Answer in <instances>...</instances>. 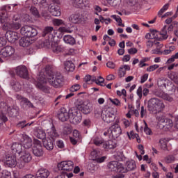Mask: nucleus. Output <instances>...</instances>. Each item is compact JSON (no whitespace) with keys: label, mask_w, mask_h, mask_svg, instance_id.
I'll use <instances>...</instances> for the list:
<instances>
[{"label":"nucleus","mask_w":178,"mask_h":178,"mask_svg":"<svg viewBox=\"0 0 178 178\" xmlns=\"http://www.w3.org/2000/svg\"><path fill=\"white\" fill-rule=\"evenodd\" d=\"M47 76L45 75H39L38 78L37 86L39 88H42V84H46L49 83L53 87H60L62 83L63 82V76L59 72H55L52 70H48L46 69Z\"/></svg>","instance_id":"obj_1"},{"label":"nucleus","mask_w":178,"mask_h":178,"mask_svg":"<svg viewBox=\"0 0 178 178\" xmlns=\"http://www.w3.org/2000/svg\"><path fill=\"white\" fill-rule=\"evenodd\" d=\"M108 168L111 172H115L118 175L115 178H124V175L127 173V169L124 165L118 161H111L108 164Z\"/></svg>","instance_id":"obj_2"},{"label":"nucleus","mask_w":178,"mask_h":178,"mask_svg":"<svg viewBox=\"0 0 178 178\" xmlns=\"http://www.w3.org/2000/svg\"><path fill=\"white\" fill-rule=\"evenodd\" d=\"M147 109L152 113H159L165 109V104L158 98H152L148 101Z\"/></svg>","instance_id":"obj_3"},{"label":"nucleus","mask_w":178,"mask_h":178,"mask_svg":"<svg viewBox=\"0 0 178 178\" xmlns=\"http://www.w3.org/2000/svg\"><path fill=\"white\" fill-rule=\"evenodd\" d=\"M104 136L109 137L112 140H116L122 136V127L118 124H114L104 132Z\"/></svg>","instance_id":"obj_4"},{"label":"nucleus","mask_w":178,"mask_h":178,"mask_svg":"<svg viewBox=\"0 0 178 178\" xmlns=\"http://www.w3.org/2000/svg\"><path fill=\"white\" fill-rule=\"evenodd\" d=\"M102 119L106 123H112L116 119V115H115V110L112 107H108L104 108L102 113Z\"/></svg>","instance_id":"obj_5"},{"label":"nucleus","mask_w":178,"mask_h":178,"mask_svg":"<svg viewBox=\"0 0 178 178\" xmlns=\"http://www.w3.org/2000/svg\"><path fill=\"white\" fill-rule=\"evenodd\" d=\"M158 126L159 129H163V130H170L173 127V121L170 118H167L165 115H161L157 118Z\"/></svg>","instance_id":"obj_6"},{"label":"nucleus","mask_w":178,"mask_h":178,"mask_svg":"<svg viewBox=\"0 0 178 178\" xmlns=\"http://www.w3.org/2000/svg\"><path fill=\"white\" fill-rule=\"evenodd\" d=\"M19 155V159L17 161V167L19 168V169H22V168H24L25 163L31 162L33 157L31 156V154L27 150H24Z\"/></svg>","instance_id":"obj_7"},{"label":"nucleus","mask_w":178,"mask_h":178,"mask_svg":"<svg viewBox=\"0 0 178 178\" xmlns=\"http://www.w3.org/2000/svg\"><path fill=\"white\" fill-rule=\"evenodd\" d=\"M81 113L79 112L77 108H72L70 109V122L73 124H79L81 122Z\"/></svg>","instance_id":"obj_8"},{"label":"nucleus","mask_w":178,"mask_h":178,"mask_svg":"<svg viewBox=\"0 0 178 178\" xmlns=\"http://www.w3.org/2000/svg\"><path fill=\"white\" fill-rule=\"evenodd\" d=\"M58 34V31L54 30L52 26H47L43 31L44 37H48V39L45 40L44 44L47 42H53L55 41V35Z\"/></svg>","instance_id":"obj_9"},{"label":"nucleus","mask_w":178,"mask_h":178,"mask_svg":"<svg viewBox=\"0 0 178 178\" xmlns=\"http://www.w3.org/2000/svg\"><path fill=\"white\" fill-rule=\"evenodd\" d=\"M18 140L22 143L25 149H30L33 147V140L26 134H19Z\"/></svg>","instance_id":"obj_10"},{"label":"nucleus","mask_w":178,"mask_h":178,"mask_svg":"<svg viewBox=\"0 0 178 178\" xmlns=\"http://www.w3.org/2000/svg\"><path fill=\"white\" fill-rule=\"evenodd\" d=\"M0 109L1 112H3V113H8L10 116H13V115H16V113H17V109L9 106V105H8L5 102H0Z\"/></svg>","instance_id":"obj_11"},{"label":"nucleus","mask_w":178,"mask_h":178,"mask_svg":"<svg viewBox=\"0 0 178 178\" xmlns=\"http://www.w3.org/2000/svg\"><path fill=\"white\" fill-rule=\"evenodd\" d=\"M33 154L35 156H42L44 155L42 145L41 144V141L38 139H33Z\"/></svg>","instance_id":"obj_12"},{"label":"nucleus","mask_w":178,"mask_h":178,"mask_svg":"<svg viewBox=\"0 0 178 178\" xmlns=\"http://www.w3.org/2000/svg\"><path fill=\"white\" fill-rule=\"evenodd\" d=\"M74 166V163L72 161H62L58 164L59 170H66L67 172L73 170Z\"/></svg>","instance_id":"obj_13"},{"label":"nucleus","mask_w":178,"mask_h":178,"mask_svg":"<svg viewBox=\"0 0 178 178\" xmlns=\"http://www.w3.org/2000/svg\"><path fill=\"white\" fill-rule=\"evenodd\" d=\"M79 109L84 115H88L92 111V104L88 101H85L79 106Z\"/></svg>","instance_id":"obj_14"},{"label":"nucleus","mask_w":178,"mask_h":178,"mask_svg":"<svg viewBox=\"0 0 178 178\" xmlns=\"http://www.w3.org/2000/svg\"><path fill=\"white\" fill-rule=\"evenodd\" d=\"M44 45L47 47V48H49V46L51 45V49L54 54H60V52H63V47L62 46L58 44L56 42H47V43H44Z\"/></svg>","instance_id":"obj_15"},{"label":"nucleus","mask_w":178,"mask_h":178,"mask_svg":"<svg viewBox=\"0 0 178 178\" xmlns=\"http://www.w3.org/2000/svg\"><path fill=\"white\" fill-rule=\"evenodd\" d=\"M13 54H15V49L11 46H6L0 51L1 58H10Z\"/></svg>","instance_id":"obj_16"},{"label":"nucleus","mask_w":178,"mask_h":178,"mask_svg":"<svg viewBox=\"0 0 178 178\" xmlns=\"http://www.w3.org/2000/svg\"><path fill=\"white\" fill-rule=\"evenodd\" d=\"M22 24L19 21H10L8 23L3 24L4 30H19Z\"/></svg>","instance_id":"obj_17"},{"label":"nucleus","mask_w":178,"mask_h":178,"mask_svg":"<svg viewBox=\"0 0 178 178\" xmlns=\"http://www.w3.org/2000/svg\"><path fill=\"white\" fill-rule=\"evenodd\" d=\"M72 3L74 8H79V9H84V8L90 6L88 0H72Z\"/></svg>","instance_id":"obj_18"},{"label":"nucleus","mask_w":178,"mask_h":178,"mask_svg":"<svg viewBox=\"0 0 178 178\" xmlns=\"http://www.w3.org/2000/svg\"><path fill=\"white\" fill-rule=\"evenodd\" d=\"M70 118V110L67 111L64 107L61 108L58 112V119L61 122H66Z\"/></svg>","instance_id":"obj_19"},{"label":"nucleus","mask_w":178,"mask_h":178,"mask_svg":"<svg viewBox=\"0 0 178 178\" xmlns=\"http://www.w3.org/2000/svg\"><path fill=\"white\" fill-rule=\"evenodd\" d=\"M6 165L9 168H15L17 166V161L16 160V156L8 154L6 156Z\"/></svg>","instance_id":"obj_20"},{"label":"nucleus","mask_w":178,"mask_h":178,"mask_svg":"<svg viewBox=\"0 0 178 178\" xmlns=\"http://www.w3.org/2000/svg\"><path fill=\"white\" fill-rule=\"evenodd\" d=\"M15 72L19 77L22 79H27L29 76V72L27 71V67L24 65L18 66L15 69Z\"/></svg>","instance_id":"obj_21"},{"label":"nucleus","mask_w":178,"mask_h":178,"mask_svg":"<svg viewBox=\"0 0 178 178\" xmlns=\"http://www.w3.org/2000/svg\"><path fill=\"white\" fill-rule=\"evenodd\" d=\"M6 38L9 42H16L19 40V33L15 31H8L5 34Z\"/></svg>","instance_id":"obj_22"},{"label":"nucleus","mask_w":178,"mask_h":178,"mask_svg":"<svg viewBox=\"0 0 178 178\" xmlns=\"http://www.w3.org/2000/svg\"><path fill=\"white\" fill-rule=\"evenodd\" d=\"M159 87H164L168 91H171L173 89V85L172 82L168 79H159L157 82Z\"/></svg>","instance_id":"obj_23"},{"label":"nucleus","mask_w":178,"mask_h":178,"mask_svg":"<svg viewBox=\"0 0 178 178\" xmlns=\"http://www.w3.org/2000/svg\"><path fill=\"white\" fill-rule=\"evenodd\" d=\"M49 11L52 16L59 17L61 15L60 7L57 4H50L49 6Z\"/></svg>","instance_id":"obj_24"},{"label":"nucleus","mask_w":178,"mask_h":178,"mask_svg":"<svg viewBox=\"0 0 178 178\" xmlns=\"http://www.w3.org/2000/svg\"><path fill=\"white\" fill-rule=\"evenodd\" d=\"M51 172L47 168H40L36 172V178H49Z\"/></svg>","instance_id":"obj_25"},{"label":"nucleus","mask_w":178,"mask_h":178,"mask_svg":"<svg viewBox=\"0 0 178 178\" xmlns=\"http://www.w3.org/2000/svg\"><path fill=\"white\" fill-rule=\"evenodd\" d=\"M68 20L71 23H74V24H79V23H81V22H83V19H81V15H80V14L79 13L71 15L68 17Z\"/></svg>","instance_id":"obj_26"},{"label":"nucleus","mask_w":178,"mask_h":178,"mask_svg":"<svg viewBox=\"0 0 178 178\" xmlns=\"http://www.w3.org/2000/svg\"><path fill=\"white\" fill-rule=\"evenodd\" d=\"M58 137H59V134L56 133L55 127H52L50 129H48L47 136L46 138H49V140L55 141Z\"/></svg>","instance_id":"obj_27"},{"label":"nucleus","mask_w":178,"mask_h":178,"mask_svg":"<svg viewBox=\"0 0 178 178\" xmlns=\"http://www.w3.org/2000/svg\"><path fill=\"white\" fill-rule=\"evenodd\" d=\"M10 22V17L8 15V13L5 10L0 11V23L3 24H7Z\"/></svg>","instance_id":"obj_28"},{"label":"nucleus","mask_w":178,"mask_h":178,"mask_svg":"<svg viewBox=\"0 0 178 178\" xmlns=\"http://www.w3.org/2000/svg\"><path fill=\"white\" fill-rule=\"evenodd\" d=\"M54 144H55V140H52L51 139H49V138H46L43 140L44 147L48 151H52L54 149Z\"/></svg>","instance_id":"obj_29"},{"label":"nucleus","mask_w":178,"mask_h":178,"mask_svg":"<svg viewBox=\"0 0 178 178\" xmlns=\"http://www.w3.org/2000/svg\"><path fill=\"white\" fill-rule=\"evenodd\" d=\"M11 150L13 154H18L19 155L23 152V146L20 143H15L11 146Z\"/></svg>","instance_id":"obj_30"},{"label":"nucleus","mask_w":178,"mask_h":178,"mask_svg":"<svg viewBox=\"0 0 178 178\" xmlns=\"http://www.w3.org/2000/svg\"><path fill=\"white\" fill-rule=\"evenodd\" d=\"M130 70V65H121L120 67L118 69V76L119 77H124L126 76V72Z\"/></svg>","instance_id":"obj_31"},{"label":"nucleus","mask_w":178,"mask_h":178,"mask_svg":"<svg viewBox=\"0 0 178 178\" xmlns=\"http://www.w3.org/2000/svg\"><path fill=\"white\" fill-rule=\"evenodd\" d=\"M117 145L116 140H109L103 143V148L112 149L113 148H116Z\"/></svg>","instance_id":"obj_32"},{"label":"nucleus","mask_w":178,"mask_h":178,"mask_svg":"<svg viewBox=\"0 0 178 178\" xmlns=\"http://www.w3.org/2000/svg\"><path fill=\"white\" fill-rule=\"evenodd\" d=\"M159 32L156 31H152L146 34L145 38L147 40H159Z\"/></svg>","instance_id":"obj_33"},{"label":"nucleus","mask_w":178,"mask_h":178,"mask_svg":"<svg viewBox=\"0 0 178 178\" xmlns=\"http://www.w3.org/2000/svg\"><path fill=\"white\" fill-rule=\"evenodd\" d=\"M31 44V40H30V38H26V36H24L19 40L20 47H29Z\"/></svg>","instance_id":"obj_34"},{"label":"nucleus","mask_w":178,"mask_h":178,"mask_svg":"<svg viewBox=\"0 0 178 178\" xmlns=\"http://www.w3.org/2000/svg\"><path fill=\"white\" fill-rule=\"evenodd\" d=\"M126 169H127V172H131V170H134L136 168H137V164H136V161L134 160H131L129 161H127L126 163Z\"/></svg>","instance_id":"obj_35"},{"label":"nucleus","mask_w":178,"mask_h":178,"mask_svg":"<svg viewBox=\"0 0 178 178\" xmlns=\"http://www.w3.org/2000/svg\"><path fill=\"white\" fill-rule=\"evenodd\" d=\"M63 41L65 44H69L70 45H74V44H76V40H74V38L70 35H64Z\"/></svg>","instance_id":"obj_36"},{"label":"nucleus","mask_w":178,"mask_h":178,"mask_svg":"<svg viewBox=\"0 0 178 178\" xmlns=\"http://www.w3.org/2000/svg\"><path fill=\"white\" fill-rule=\"evenodd\" d=\"M157 97H160V98H163L165 101H168L169 102H172L173 101V97L170 95L165 93L164 92H161V93H156Z\"/></svg>","instance_id":"obj_37"},{"label":"nucleus","mask_w":178,"mask_h":178,"mask_svg":"<svg viewBox=\"0 0 178 178\" xmlns=\"http://www.w3.org/2000/svg\"><path fill=\"white\" fill-rule=\"evenodd\" d=\"M105 81V79L102 76H91V82H95L98 86H102V83Z\"/></svg>","instance_id":"obj_38"},{"label":"nucleus","mask_w":178,"mask_h":178,"mask_svg":"<svg viewBox=\"0 0 178 178\" xmlns=\"http://www.w3.org/2000/svg\"><path fill=\"white\" fill-rule=\"evenodd\" d=\"M37 34H38V31H37V29H35V28L33 26H30L26 37L28 38H31L33 37H35Z\"/></svg>","instance_id":"obj_39"},{"label":"nucleus","mask_w":178,"mask_h":178,"mask_svg":"<svg viewBox=\"0 0 178 178\" xmlns=\"http://www.w3.org/2000/svg\"><path fill=\"white\" fill-rule=\"evenodd\" d=\"M74 64L73 62L68 60L65 63V69L67 72H74Z\"/></svg>","instance_id":"obj_40"},{"label":"nucleus","mask_w":178,"mask_h":178,"mask_svg":"<svg viewBox=\"0 0 178 178\" xmlns=\"http://www.w3.org/2000/svg\"><path fill=\"white\" fill-rule=\"evenodd\" d=\"M168 143H169V140L162 138L159 140L160 147L164 151L168 150Z\"/></svg>","instance_id":"obj_41"},{"label":"nucleus","mask_w":178,"mask_h":178,"mask_svg":"<svg viewBox=\"0 0 178 178\" xmlns=\"http://www.w3.org/2000/svg\"><path fill=\"white\" fill-rule=\"evenodd\" d=\"M33 3L35 5H38L40 8H47L48 6V3H47V0H33Z\"/></svg>","instance_id":"obj_42"},{"label":"nucleus","mask_w":178,"mask_h":178,"mask_svg":"<svg viewBox=\"0 0 178 178\" xmlns=\"http://www.w3.org/2000/svg\"><path fill=\"white\" fill-rule=\"evenodd\" d=\"M10 86L15 91H20L22 90V84L16 81H13Z\"/></svg>","instance_id":"obj_43"},{"label":"nucleus","mask_w":178,"mask_h":178,"mask_svg":"<svg viewBox=\"0 0 178 178\" xmlns=\"http://www.w3.org/2000/svg\"><path fill=\"white\" fill-rule=\"evenodd\" d=\"M156 45L157 48L152 50L151 53L153 55H162V52H161V51L159 49H161V48H162V47H163V44H159V42H156Z\"/></svg>","instance_id":"obj_44"},{"label":"nucleus","mask_w":178,"mask_h":178,"mask_svg":"<svg viewBox=\"0 0 178 178\" xmlns=\"http://www.w3.org/2000/svg\"><path fill=\"white\" fill-rule=\"evenodd\" d=\"M31 26H29V25L23 26L20 29V33L22 34V35H24V37H26Z\"/></svg>","instance_id":"obj_45"},{"label":"nucleus","mask_w":178,"mask_h":178,"mask_svg":"<svg viewBox=\"0 0 178 178\" xmlns=\"http://www.w3.org/2000/svg\"><path fill=\"white\" fill-rule=\"evenodd\" d=\"M36 137L40 140H45V138H47V134L43 130L39 129L38 131V134H36Z\"/></svg>","instance_id":"obj_46"},{"label":"nucleus","mask_w":178,"mask_h":178,"mask_svg":"<svg viewBox=\"0 0 178 178\" xmlns=\"http://www.w3.org/2000/svg\"><path fill=\"white\" fill-rule=\"evenodd\" d=\"M112 19H114L117 23H118V26L121 27H124V24L122 23V18L119 15H111Z\"/></svg>","instance_id":"obj_47"},{"label":"nucleus","mask_w":178,"mask_h":178,"mask_svg":"<svg viewBox=\"0 0 178 178\" xmlns=\"http://www.w3.org/2000/svg\"><path fill=\"white\" fill-rule=\"evenodd\" d=\"M18 98L20 99V101H21V102H22V104H25L29 108H33V104L30 101H29V99H27L26 98H24L22 96H19Z\"/></svg>","instance_id":"obj_48"},{"label":"nucleus","mask_w":178,"mask_h":178,"mask_svg":"<svg viewBox=\"0 0 178 178\" xmlns=\"http://www.w3.org/2000/svg\"><path fill=\"white\" fill-rule=\"evenodd\" d=\"M0 176L2 178H12V174L10 172L3 170L0 172Z\"/></svg>","instance_id":"obj_49"},{"label":"nucleus","mask_w":178,"mask_h":178,"mask_svg":"<svg viewBox=\"0 0 178 178\" xmlns=\"http://www.w3.org/2000/svg\"><path fill=\"white\" fill-rule=\"evenodd\" d=\"M30 13L31 15H33V16H34V17H40V13L38 12V10H37V8L31 6L30 8Z\"/></svg>","instance_id":"obj_50"},{"label":"nucleus","mask_w":178,"mask_h":178,"mask_svg":"<svg viewBox=\"0 0 178 178\" xmlns=\"http://www.w3.org/2000/svg\"><path fill=\"white\" fill-rule=\"evenodd\" d=\"M15 6H17V4L3 6L1 7V10H4L5 12H10V10H12Z\"/></svg>","instance_id":"obj_51"},{"label":"nucleus","mask_w":178,"mask_h":178,"mask_svg":"<svg viewBox=\"0 0 178 178\" xmlns=\"http://www.w3.org/2000/svg\"><path fill=\"white\" fill-rule=\"evenodd\" d=\"M169 6H170L169 3L165 4L159 11L158 13L159 16H162V15H163V13H165V12H166V10L169 9Z\"/></svg>","instance_id":"obj_52"},{"label":"nucleus","mask_w":178,"mask_h":178,"mask_svg":"<svg viewBox=\"0 0 178 178\" xmlns=\"http://www.w3.org/2000/svg\"><path fill=\"white\" fill-rule=\"evenodd\" d=\"M109 101L111 102V104H113V105H115V106H122V102H120L118 99L109 98Z\"/></svg>","instance_id":"obj_53"},{"label":"nucleus","mask_w":178,"mask_h":178,"mask_svg":"<svg viewBox=\"0 0 178 178\" xmlns=\"http://www.w3.org/2000/svg\"><path fill=\"white\" fill-rule=\"evenodd\" d=\"M143 123L145 124L144 131H145V134H147V136H151V134H152V131L151 130V129H149L148 127V124H147V122L145 121H143Z\"/></svg>","instance_id":"obj_54"},{"label":"nucleus","mask_w":178,"mask_h":178,"mask_svg":"<svg viewBox=\"0 0 178 178\" xmlns=\"http://www.w3.org/2000/svg\"><path fill=\"white\" fill-rule=\"evenodd\" d=\"M53 24L54 26H63L65 25V22L62 19H53Z\"/></svg>","instance_id":"obj_55"},{"label":"nucleus","mask_w":178,"mask_h":178,"mask_svg":"<svg viewBox=\"0 0 178 178\" xmlns=\"http://www.w3.org/2000/svg\"><path fill=\"white\" fill-rule=\"evenodd\" d=\"M8 121V118L3 113H0V127H2V124L5 123V122Z\"/></svg>","instance_id":"obj_56"},{"label":"nucleus","mask_w":178,"mask_h":178,"mask_svg":"<svg viewBox=\"0 0 178 178\" xmlns=\"http://www.w3.org/2000/svg\"><path fill=\"white\" fill-rule=\"evenodd\" d=\"M127 135L129 140H134L136 137H138V134H135L133 131H131L130 132H127Z\"/></svg>","instance_id":"obj_57"},{"label":"nucleus","mask_w":178,"mask_h":178,"mask_svg":"<svg viewBox=\"0 0 178 178\" xmlns=\"http://www.w3.org/2000/svg\"><path fill=\"white\" fill-rule=\"evenodd\" d=\"M169 78L170 79V80H172V81H174V83H175V84L178 85V76H176V74L175 73H171L169 75Z\"/></svg>","instance_id":"obj_58"},{"label":"nucleus","mask_w":178,"mask_h":178,"mask_svg":"<svg viewBox=\"0 0 178 178\" xmlns=\"http://www.w3.org/2000/svg\"><path fill=\"white\" fill-rule=\"evenodd\" d=\"M93 143L95 144V145H101L102 144H104V140L101 138H95L93 139Z\"/></svg>","instance_id":"obj_59"},{"label":"nucleus","mask_w":178,"mask_h":178,"mask_svg":"<svg viewBox=\"0 0 178 178\" xmlns=\"http://www.w3.org/2000/svg\"><path fill=\"white\" fill-rule=\"evenodd\" d=\"M158 67H159V65L154 64L153 65L149 66L146 69V70H147V72H154V70H156V69H158Z\"/></svg>","instance_id":"obj_60"},{"label":"nucleus","mask_w":178,"mask_h":178,"mask_svg":"<svg viewBox=\"0 0 178 178\" xmlns=\"http://www.w3.org/2000/svg\"><path fill=\"white\" fill-rule=\"evenodd\" d=\"M176 59H178V52L177 53H176L175 55H172V56H171V58H170L168 60H167V62H166V63H172V62H175V60H176Z\"/></svg>","instance_id":"obj_61"},{"label":"nucleus","mask_w":178,"mask_h":178,"mask_svg":"<svg viewBox=\"0 0 178 178\" xmlns=\"http://www.w3.org/2000/svg\"><path fill=\"white\" fill-rule=\"evenodd\" d=\"M165 162L166 163H172L175 162V156H168L165 159Z\"/></svg>","instance_id":"obj_62"},{"label":"nucleus","mask_w":178,"mask_h":178,"mask_svg":"<svg viewBox=\"0 0 178 178\" xmlns=\"http://www.w3.org/2000/svg\"><path fill=\"white\" fill-rule=\"evenodd\" d=\"M80 88H81L80 84H75L70 88V91L72 92H75L76 91H79Z\"/></svg>","instance_id":"obj_63"},{"label":"nucleus","mask_w":178,"mask_h":178,"mask_svg":"<svg viewBox=\"0 0 178 178\" xmlns=\"http://www.w3.org/2000/svg\"><path fill=\"white\" fill-rule=\"evenodd\" d=\"M21 22H24L25 23L30 22V15L24 14L22 17H21Z\"/></svg>","instance_id":"obj_64"}]
</instances>
